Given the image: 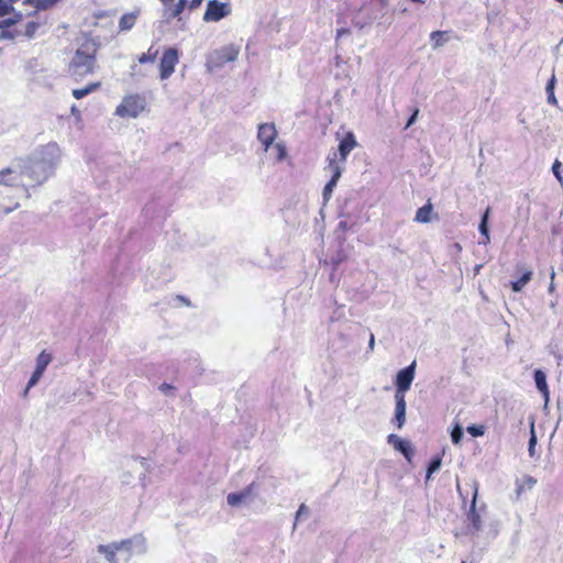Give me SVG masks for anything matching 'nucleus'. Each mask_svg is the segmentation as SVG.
Returning a JSON list of instances; mask_svg holds the SVG:
<instances>
[{"label":"nucleus","mask_w":563,"mask_h":563,"mask_svg":"<svg viewBox=\"0 0 563 563\" xmlns=\"http://www.w3.org/2000/svg\"><path fill=\"white\" fill-rule=\"evenodd\" d=\"M339 225H340V228H342V229H345V227H346L345 222H340V224H339Z\"/></svg>","instance_id":"864d4df0"},{"label":"nucleus","mask_w":563,"mask_h":563,"mask_svg":"<svg viewBox=\"0 0 563 563\" xmlns=\"http://www.w3.org/2000/svg\"><path fill=\"white\" fill-rule=\"evenodd\" d=\"M71 112L75 114V113H78L77 109L75 106L71 107Z\"/></svg>","instance_id":"603ef678"},{"label":"nucleus","mask_w":563,"mask_h":563,"mask_svg":"<svg viewBox=\"0 0 563 563\" xmlns=\"http://www.w3.org/2000/svg\"><path fill=\"white\" fill-rule=\"evenodd\" d=\"M418 114H419V109H416L413 111V113L410 115V118L408 119L407 124H406V129H408L409 126H411L416 122V120L418 118Z\"/></svg>","instance_id":"e433bc0d"},{"label":"nucleus","mask_w":563,"mask_h":563,"mask_svg":"<svg viewBox=\"0 0 563 563\" xmlns=\"http://www.w3.org/2000/svg\"><path fill=\"white\" fill-rule=\"evenodd\" d=\"M555 82H556V78H555V75L553 74L551 76L550 80L548 81L547 87L554 88L555 87Z\"/></svg>","instance_id":"37998d69"},{"label":"nucleus","mask_w":563,"mask_h":563,"mask_svg":"<svg viewBox=\"0 0 563 563\" xmlns=\"http://www.w3.org/2000/svg\"><path fill=\"white\" fill-rule=\"evenodd\" d=\"M463 428L460 423H456L451 431V440L454 444H460L463 439Z\"/></svg>","instance_id":"393cba45"},{"label":"nucleus","mask_w":563,"mask_h":563,"mask_svg":"<svg viewBox=\"0 0 563 563\" xmlns=\"http://www.w3.org/2000/svg\"><path fill=\"white\" fill-rule=\"evenodd\" d=\"M346 34H350L349 29H345V27L339 29L336 31V40H339L340 37H342L343 35H346Z\"/></svg>","instance_id":"ea45409f"},{"label":"nucleus","mask_w":563,"mask_h":563,"mask_svg":"<svg viewBox=\"0 0 563 563\" xmlns=\"http://www.w3.org/2000/svg\"><path fill=\"white\" fill-rule=\"evenodd\" d=\"M387 442L395 448V450L399 451L404 454L406 459H410V455L412 454V449L410 446V443L408 441H405L400 439L396 434H389L387 437Z\"/></svg>","instance_id":"dca6fc26"},{"label":"nucleus","mask_w":563,"mask_h":563,"mask_svg":"<svg viewBox=\"0 0 563 563\" xmlns=\"http://www.w3.org/2000/svg\"><path fill=\"white\" fill-rule=\"evenodd\" d=\"M354 24L355 26L360 27V29H363L364 26H366L367 24H369V21H365V22H361L358 20H354Z\"/></svg>","instance_id":"a18cd8bd"},{"label":"nucleus","mask_w":563,"mask_h":563,"mask_svg":"<svg viewBox=\"0 0 563 563\" xmlns=\"http://www.w3.org/2000/svg\"><path fill=\"white\" fill-rule=\"evenodd\" d=\"M145 550V538L142 534H135L120 542L98 545V552L102 553L109 563H128L133 554H142Z\"/></svg>","instance_id":"f03ea898"},{"label":"nucleus","mask_w":563,"mask_h":563,"mask_svg":"<svg viewBox=\"0 0 563 563\" xmlns=\"http://www.w3.org/2000/svg\"><path fill=\"white\" fill-rule=\"evenodd\" d=\"M96 47L93 44L86 43L80 46L69 65V70L75 77H85L91 74L96 66Z\"/></svg>","instance_id":"7ed1b4c3"},{"label":"nucleus","mask_w":563,"mask_h":563,"mask_svg":"<svg viewBox=\"0 0 563 563\" xmlns=\"http://www.w3.org/2000/svg\"><path fill=\"white\" fill-rule=\"evenodd\" d=\"M532 483H536V481L530 478L529 484H532Z\"/></svg>","instance_id":"4d7b16f0"},{"label":"nucleus","mask_w":563,"mask_h":563,"mask_svg":"<svg viewBox=\"0 0 563 563\" xmlns=\"http://www.w3.org/2000/svg\"><path fill=\"white\" fill-rule=\"evenodd\" d=\"M462 563H465V562H462Z\"/></svg>","instance_id":"bf43d9fd"},{"label":"nucleus","mask_w":563,"mask_h":563,"mask_svg":"<svg viewBox=\"0 0 563 563\" xmlns=\"http://www.w3.org/2000/svg\"><path fill=\"white\" fill-rule=\"evenodd\" d=\"M157 56V51L152 52V47L147 51V53L142 54L139 57V63L145 64V63H153Z\"/></svg>","instance_id":"c85d7f7f"},{"label":"nucleus","mask_w":563,"mask_h":563,"mask_svg":"<svg viewBox=\"0 0 563 563\" xmlns=\"http://www.w3.org/2000/svg\"><path fill=\"white\" fill-rule=\"evenodd\" d=\"M562 164L559 159H555L552 165V173L554 174L555 178L560 183V185L563 187V176L561 175V168Z\"/></svg>","instance_id":"c756f323"},{"label":"nucleus","mask_w":563,"mask_h":563,"mask_svg":"<svg viewBox=\"0 0 563 563\" xmlns=\"http://www.w3.org/2000/svg\"><path fill=\"white\" fill-rule=\"evenodd\" d=\"M432 47L438 49L444 46L450 40V32L448 31H434L430 34Z\"/></svg>","instance_id":"f3484780"},{"label":"nucleus","mask_w":563,"mask_h":563,"mask_svg":"<svg viewBox=\"0 0 563 563\" xmlns=\"http://www.w3.org/2000/svg\"><path fill=\"white\" fill-rule=\"evenodd\" d=\"M20 207L19 203H15L14 208L13 209H18Z\"/></svg>","instance_id":"6e6d98bb"},{"label":"nucleus","mask_w":563,"mask_h":563,"mask_svg":"<svg viewBox=\"0 0 563 563\" xmlns=\"http://www.w3.org/2000/svg\"><path fill=\"white\" fill-rule=\"evenodd\" d=\"M62 151L56 143H47L26 157H18L23 162V174L29 186H41L55 170L60 162Z\"/></svg>","instance_id":"f257e3e1"},{"label":"nucleus","mask_w":563,"mask_h":563,"mask_svg":"<svg viewBox=\"0 0 563 563\" xmlns=\"http://www.w3.org/2000/svg\"><path fill=\"white\" fill-rule=\"evenodd\" d=\"M309 512L308 507L305 504H301L296 512L295 522L292 526V529L295 530L297 528V522L302 516H307Z\"/></svg>","instance_id":"2f4dec72"},{"label":"nucleus","mask_w":563,"mask_h":563,"mask_svg":"<svg viewBox=\"0 0 563 563\" xmlns=\"http://www.w3.org/2000/svg\"><path fill=\"white\" fill-rule=\"evenodd\" d=\"M13 23H14V21H13V20L8 19V20H4V21L0 22V27L9 26V25H11V24H13Z\"/></svg>","instance_id":"49530a36"},{"label":"nucleus","mask_w":563,"mask_h":563,"mask_svg":"<svg viewBox=\"0 0 563 563\" xmlns=\"http://www.w3.org/2000/svg\"><path fill=\"white\" fill-rule=\"evenodd\" d=\"M466 430L474 438L482 437L485 433V427L482 424L468 426Z\"/></svg>","instance_id":"cd10ccee"},{"label":"nucleus","mask_w":563,"mask_h":563,"mask_svg":"<svg viewBox=\"0 0 563 563\" xmlns=\"http://www.w3.org/2000/svg\"><path fill=\"white\" fill-rule=\"evenodd\" d=\"M489 241H490V238H489V235H487V236H484V239L482 241H479V244L487 245L489 243Z\"/></svg>","instance_id":"de8ad7c7"},{"label":"nucleus","mask_w":563,"mask_h":563,"mask_svg":"<svg viewBox=\"0 0 563 563\" xmlns=\"http://www.w3.org/2000/svg\"><path fill=\"white\" fill-rule=\"evenodd\" d=\"M202 3V0H191L190 4H189V8L192 10V9H196L198 8L200 4Z\"/></svg>","instance_id":"79ce46f5"},{"label":"nucleus","mask_w":563,"mask_h":563,"mask_svg":"<svg viewBox=\"0 0 563 563\" xmlns=\"http://www.w3.org/2000/svg\"><path fill=\"white\" fill-rule=\"evenodd\" d=\"M379 2H380V5H382L383 8H386V7L388 5V3H389V1H388V0H379Z\"/></svg>","instance_id":"09e8293b"},{"label":"nucleus","mask_w":563,"mask_h":563,"mask_svg":"<svg viewBox=\"0 0 563 563\" xmlns=\"http://www.w3.org/2000/svg\"><path fill=\"white\" fill-rule=\"evenodd\" d=\"M532 483H536V481L530 478L529 484H532Z\"/></svg>","instance_id":"13d9d810"},{"label":"nucleus","mask_w":563,"mask_h":563,"mask_svg":"<svg viewBox=\"0 0 563 563\" xmlns=\"http://www.w3.org/2000/svg\"><path fill=\"white\" fill-rule=\"evenodd\" d=\"M179 60V54L176 48H168L164 52L159 63L161 79H167L175 71V66Z\"/></svg>","instance_id":"9d476101"},{"label":"nucleus","mask_w":563,"mask_h":563,"mask_svg":"<svg viewBox=\"0 0 563 563\" xmlns=\"http://www.w3.org/2000/svg\"><path fill=\"white\" fill-rule=\"evenodd\" d=\"M374 346H375V336H374V334H373V333H371L369 341H368V349H369L371 351H373V350H374Z\"/></svg>","instance_id":"c03bdc74"},{"label":"nucleus","mask_w":563,"mask_h":563,"mask_svg":"<svg viewBox=\"0 0 563 563\" xmlns=\"http://www.w3.org/2000/svg\"><path fill=\"white\" fill-rule=\"evenodd\" d=\"M58 0H37L36 8L41 10H46L53 7Z\"/></svg>","instance_id":"c9c22d12"},{"label":"nucleus","mask_w":563,"mask_h":563,"mask_svg":"<svg viewBox=\"0 0 563 563\" xmlns=\"http://www.w3.org/2000/svg\"><path fill=\"white\" fill-rule=\"evenodd\" d=\"M186 4H187V0H178V2L176 3V5L172 12V16L178 18L181 14V12L184 11Z\"/></svg>","instance_id":"473e14b6"},{"label":"nucleus","mask_w":563,"mask_h":563,"mask_svg":"<svg viewBox=\"0 0 563 563\" xmlns=\"http://www.w3.org/2000/svg\"><path fill=\"white\" fill-rule=\"evenodd\" d=\"M536 444H537V437H536V433H534V429H533V426L531 427V437L529 439V448H528V451H529V455L530 456H533L534 455V448H536Z\"/></svg>","instance_id":"72a5a7b5"},{"label":"nucleus","mask_w":563,"mask_h":563,"mask_svg":"<svg viewBox=\"0 0 563 563\" xmlns=\"http://www.w3.org/2000/svg\"><path fill=\"white\" fill-rule=\"evenodd\" d=\"M327 159L328 166L325 167V170L331 174V179L324 186L322 196L325 201H329L331 199L332 191L342 175L343 166L339 164L336 153L329 154Z\"/></svg>","instance_id":"0eeeda50"},{"label":"nucleus","mask_w":563,"mask_h":563,"mask_svg":"<svg viewBox=\"0 0 563 563\" xmlns=\"http://www.w3.org/2000/svg\"><path fill=\"white\" fill-rule=\"evenodd\" d=\"M172 1H173V0H161V2H162V3H164V4H168V3H170Z\"/></svg>","instance_id":"3c124183"},{"label":"nucleus","mask_w":563,"mask_h":563,"mask_svg":"<svg viewBox=\"0 0 563 563\" xmlns=\"http://www.w3.org/2000/svg\"><path fill=\"white\" fill-rule=\"evenodd\" d=\"M99 87H100L99 82L89 84L88 86H86L84 88L74 89L73 96L76 99H81V98L88 96L89 93L96 91Z\"/></svg>","instance_id":"4be33fe9"},{"label":"nucleus","mask_w":563,"mask_h":563,"mask_svg":"<svg viewBox=\"0 0 563 563\" xmlns=\"http://www.w3.org/2000/svg\"><path fill=\"white\" fill-rule=\"evenodd\" d=\"M23 162L18 161V158H14L11 162V165L2 168L0 170V186H7V187H22L25 191L26 197L29 198L30 191H29V185L24 183L25 177L23 174Z\"/></svg>","instance_id":"20e7f679"},{"label":"nucleus","mask_w":563,"mask_h":563,"mask_svg":"<svg viewBox=\"0 0 563 563\" xmlns=\"http://www.w3.org/2000/svg\"><path fill=\"white\" fill-rule=\"evenodd\" d=\"M533 377H534V383H536L537 388L542 393V395L548 400L549 399V387L547 384V376H545L544 372L541 369H536Z\"/></svg>","instance_id":"a211bd4d"},{"label":"nucleus","mask_w":563,"mask_h":563,"mask_svg":"<svg viewBox=\"0 0 563 563\" xmlns=\"http://www.w3.org/2000/svg\"><path fill=\"white\" fill-rule=\"evenodd\" d=\"M355 146H356V141H355L354 135L352 133H347L346 136L343 140H341L338 151L331 152L330 154L336 153L338 156L340 155V159H341L340 164L343 166V164L346 161L347 155L351 153V151Z\"/></svg>","instance_id":"ddd939ff"},{"label":"nucleus","mask_w":563,"mask_h":563,"mask_svg":"<svg viewBox=\"0 0 563 563\" xmlns=\"http://www.w3.org/2000/svg\"><path fill=\"white\" fill-rule=\"evenodd\" d=\"M518 269L522 272V275L518 280L511 282V289L515 292L521 291L523 287L531 280L532 277L531 269H521L520 266H518Z\"/></svg>","instance_id":"6ab92c4d"},{"label":"nucleus","mask_w":563,"mask_h":563,"mask_svg":"<svg viewBox=\"0 0 563 563\" xmlns=\"http://www.w3.org/2000/svg\"><path fill=\"white\" fill-rule=\"evenodd\" d=\"M473 496L468 511L466 512V519L470 523L468 532L471 534L477 533L482 529V519L481 514L476 509L477 495H478V485L477 483H473Z\"/></svg>","instance_id":"6e6552de"},{"label":"nucleus","mask_w":563,"mask_h":563,"mask_svg":"<svg viewBox=\"0 0 563 563\" xmlns=\"http://www.w3.org/2000/svg\"><path fill=\"white\" fill-rule=\"evenodd\" d=\"M555 305H556V302L552 301V302L550 303V307H551L552 309H554Z\"/></svg>","instance_id":"5fc2aeb1"},{"label":"nucleus","mask_w":563,"mask_h":563,"mask_svg":"<svg viewBox=\"0 0 563 563\" xmlns=\"http://www.w3.org/2000/svg\"><path fill=\"white\" fill-rule=\"evenodd\" d=\"M254 486H255L254 483H252L246 488H244L242 492L229 494L227 497L228 504L232 507L240 506L242 503L250 499L252 492L254 489Z\"/></svg>","instance_id":"2eb2a0df"},{"label":"nucleus","mask_w":563,"mask_h":563,"mask_svg":"<svg viewBox=\"0 0 563 563\" xmlns=\"http://www.w3.org/2000/svg\"><path fill=\"white\" fill-rule=\"evenodd\" d=\"M239 53V48L234 45H228L220 49H216L210 54L207 66L209 69L221 68L227 63L234 62L238 58Z\"/></svg>","instance_id":"423d86ee"},{"label":"nucleus","mask_w":563,"mask_h":563,"mask_svg":"<svg viewBox=\"0 0 563 563\" xmlns=\"http://www.w3.org/2000/svg\"><path fill=\"white\" fill-rule=\"evenodd\" d=\"M395 417L394 422L398 429H401L406 422V399L404 395H395Z\"/></svg>","instance_id":"4468645a"},{"label":"nucleus","mask_w":563,"mask_h":563,"mask_svg":"<svg viewBox=\"0 0 563 563\" xmlns=\"http://www.w3.org/2000/svg\"><path fill=\"white\" fill-rule=\"evenodd\" d=\"M230 13V9L227 3L218 2L217 0H210L207 5V10L203 14V21L206 22H218L225 18Z\"/></svg>","instance_id":"9b49d317"},{"label":"nucleus","mask_w":563,"mask_h":563,"mask_svg":"<svg viewBox=\"0 0 563 563\" xmlns=\"http://www.w3.org/2000/svg\"><path fill=\"white\" fill-rule=\"evenodd\" d=\"M42 375H43V373L37 371V369H35L33 372L32 376L30 377V379L27 382L26 388L24 390V395H26L27 391L38 383V380L41 379Z\"/></svg>","instance_id":"bb28decb"},{"label":"nucleus","mask_w":563,"mask_h":563,"mask_svg":"<svg viewBox=\"0 0 563 563\" xmlns=\"http://www.w3.org/2000/svg\"><path fill=\"white\" fill-rule=\"evenodd\" d=\"M273 150L276 152V159L277 161H283L286 157V155H287L286 147L282 143L275 144L273 146Z\"/></svg>","instance_id":"7c9ffc66"},{"label":"nucleus","mask_w":563,"mask_h":563,"mask_svg":"<svg viewBox=\"0 0 563 563\" xmlns=\"http://www.w3.org/2000/svg\"><path fill=\"white\" fill-rule=\"evenodd\" d=\"M547 95L554 93V88L545 87Z\"/></svg>","instance_id":"8fccbe9b"},{"label":"nucleus","mask_w":563,"mask_h":563,"mask_svg":"<svg viewBox=\"0 0 563 563\" xmlns=\"http://www.w3.org/2000/svg\"><path fill=\"white\" fill-rule=\"evenodd\" d=\"M441 463H442V460L440 456H435L430 461L428 471H427V479H429L433 473H435L437 471L440 470Z\"/></svg>","instance_id":"a878e982"},{"label":"nucleus","mask_w":563,"mask_h":563,"mask_svg":"<svg viewBox=\"0 0 563 563\" xmlns=\"http://www.w3.org/2000/svg\"><path fill=\"white\" fill-rule=\"evenodd\" d=\"M52 362V355L45 351L41 352L36 358L35 369L44 373L48 364Z\"/></svg>","instance_id":"5701e85b"},{"label":"nucleus","mask_w":563,"mask_h":563,"mask_svg":"<svg viewBox=\"0 0 563 563\" xmlns=\"http://www.w3.org/2000/svg\"><path fill=\"white\" fill-rule=\"evenodd\" d=\"M146 107L145 97L139 93L125 96L115 109L120 118H137Z\"/></svg>","instance_id":"39448f33"},{"label":"nucleus","mask_w":563,"mask_h":563,"mask_svg":"<svg viewBox=\"0 0 563 563\" xmlns=\"http://www.w3.org/2000/svg\"><path fill=\"white\" fill-rule=\"evenodd\" d=\"M550 277H551V283H550V285H549L548 291H549L550 294H552V292L555 290V285H554L555 272H554V269H553V268L551 269Z\"/></svg>","instance_id":"4c0bfd02"},{"label":"nucleus","mask_w":563,"mask_h":563,"mask_svg":"<svg viewBox=\"0 0 563 563\" xmlns=\"http://www.w3.org/2000/svg\"><path fill=\"white\" fill-rule=\"evenodd\" d=\"M432 209L431 202L419 208L416 212L415 221L419 223H429L431 221Z\"/></svg>","instance_id":"aec40b11"},{"label":"nucleus","mask_w":563,"mask_h":563,"mask_svg":"<svg viewBox=\"0 0 563 563\" xmlns=\"http://www.w3.org/2000/svg\"><path fill=\"white\" fill-rule=\"evenodd\" d=\"M136 15L134 13H126L120 18L119 27L121 31H129L135 24Z\"/></svg>","instance_id":"412c9836"},{"label":"nucleus","mask_w":563,"mask_h":563,"mask_svg":"<svg viewBox=\"0 0 563 563\" xmlns=\"http://www.w3.org/2000/svg\"><path fill=\"white\" fill-rule=\"evenodd\" d=\"M276 135L277 131L274 123H262L258 125L257 139L264 145L265 151L273 145Z\"/></svg>","instance_id":"f8f14e48"},{"label":"nucleus","mask_w":563,"mask_h":563,"mask_svg":"<svg viewBox=\"0 0 563 563\" xmlns=\"http://www.w3.org/2000/svg\"><path fill=\"white\" fill-rule=\"evenodd\" d=\"M159 390L164 394H169L170 391L174 390V387L167 383H163L161 386H159Z\"/></svg>","instance_id":"58836bf2"},{"label":"nucleus","mask_w":563,"mask_h":563,"mask_svg":"<svg viewBox=\"0 0 563 563\" xmlns=\"http://www.w3.org/2000/svg\"><path fill=\"white\" fill-rule=\"evenodd\" d=\"M548 102L552 106H558V99L554 93L548 95Z\"/></svg>","instance_id":"a19ab883"},{"label":"nucleus","mask_w":563,"mask_h":563,"mask_svg":"<svg viewBox=\"0 0 563 563\" xmlns=\"http://www.w3.org/2000/svg\"><path fill=\"white\" fill-rule=\"evenodd\" d=\"M13 10V7L5 0H0V16L9 14Z\"/></svg>","instance_id":"f704fd0d"},{"label":"nucleus","mask_w":563,"mask_h":563,"mask_svg":"<svg viewBox=\"0 0 563 563\" xmlns=\"http://www.w3.org/2000/svg\"><path fill=\"white\" fill-rule=\"evenodd\" d=\"M489 212H490V208H487L486 211L484 212V214L482 216L481 223L478 227V230L483 236L489 235V231H488Z\"/></svg>","instance_id":"b1692460"},{"label":"nucleus","mask_w":563,"mask_h":563,"mask_svg":"<svg viewBox=\"0 0 563 563\" xmlns=\"http://www.w3.org/2000/svg\"><path fill=\"white\" fill-rule=\"evenodd\" d=\"M416 361L407 367L400 369L396 375V391L395 395H404L410 389L415 378Z\"/></svg>","instance_id":"1a4fd4ad"}]
</instances>
